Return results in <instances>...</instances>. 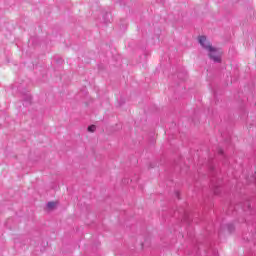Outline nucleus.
Listing matches in <instances>:
<instances>
[{
	"label": "nucleus",
	"mask_w": 256,
	"mask_h": 256,
	"mask_svg": "<svg viewBox=\"0 0 256 256\" xmlns=\"http://www.w3.org/2000/svg\"><path fill=\"white\" fill-rule=\"evenodd\" d=\"M198 41L201 47L208 51V57L212 61H214V63H221V57L223 55V52H221V50L213 47V45H211V42H209V40H207V37L205 36H199Z\"/></svg>",
	"instance_id": "nucleus-1"
},
{
	"label": "nucleus",
	"mask_w": 256,
	"mask_h": 256,
	"mask_svg": "<svg viewBox=\"0 0 256 256\" xmlns=\"http://www.w3.org/2000/svg\"><path fill=\"white\" fill-rule=\"evenodd\" d=\"M55 207H57V203H55V202H49L47 204V208L49 209V211H53V209H55Z\"/></svg>",
	"instance_id": "nucleus-2"
},
{
	"label": "nucleus",
	"mask_w": 256,
	"mask_h": 256,
	"mask_svg": "<svg viewBox=\"0 0 256 256\" xmlns=\"http://www.w3.org/2000/svg\"><path fill=\"white\" fill-rule=\"evenodd\" d=\"M95 129H96L95 125H91L88 127L89 133H95Z\"/></svg>",
	"instance_id": "nucleus-3"
}]
</instances>
